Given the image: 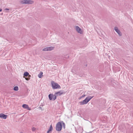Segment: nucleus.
<instances>
[{
  "mask_svg": "<svg viewBox=\"0 0 133 133\" xmlns=\"http://www.w3.org/2000/svg\"><path fill=\"white\" fill-rule=\"evenodd\" d=\"M51 84L53 89H56L61 88V87L59 85L54 81H51Z\"/></svg>",
  "mask_w": 133,
  "mask_h": 133,
  "instance_id": "1",
  "label": "nucleus"
},
{
  "mask_svg": "<svg viewBox=\"0 0 133 133\" xmlns=\"http://www.w3.org/2000/svg\"><path fill=\"white\" fill-rule=\"evenodd\" d=\"M65 92H64L63 90H60L58 92L55 93L54 95V98H53L54 100H55L57 98V97L58 96H61L62 94H65Z\"/></svg>",
  "mask_w": 133,
  "mask_h": 133,
  "instance_id": "2",
  "label": "nucleus"
},
{
  "mask_svg": "<svg viewBox=\"0 0 133 133\" xmlns=\"http://www.w3.org/2000/svg\"><path fill=\"white\" fill-rule=\"evenodd\" d=\"M62 128V125L61 122H58L56 124V129L58 131L61 130Z\"/></svg>",
  "mask_w": 133,
  "mask_h": 133,
  "instance_id": "3",
  "label": "nucleus"
},
{
  "mask_svg": "<svg viewBox=\"0 0 133 133\" xmlns=\"http://www.w3.org/2000/svg\"><path fill=\"white\" fill-rule=\"evenodd\" d=\"M89 102V101L87 99V98H86L82 101L80 102H79L80 105H83L84 104H87Z\"/></svg>",
  "mask_w": 133,
  "mask_h": 133,
  "instance_id": "4",
  "label": "nucleus"
},
{
  "mask_svg": "<svg viewBox=\"0 0 133 133\" xmlns=\"http://www.w3.org/2000/svg\"><path fill=\"white\" fill-rule=\"evenodd\" d=\"M114 30L116 31L118 33V35L119 36H121L122 35V34L120 31V30L118 29V28L117 27H115L114 29Z\"/></svg>",
  "mask_w": 133,
  "mask_h": 133,
  "instance_id": "5",
  "label": "nucleus"
},
{
  "mask_svg": "<svg viewBox=\"0 0 133 133\" xmlns=\"http://www.w3.org/2000/svg\"><path fill=\"white\" fill-rule=\"evenodd\" d=\"M75 27L76 30L78 33H79L80 34H82L83 33V31H82L81 29L78 26H76Z\"/></svg>",
  "mask_w": 133,
  "mask_h": 133,
  "instance_id": "6",
  "label": "nucleus"
},
{
  "mask_svg": "<svg viewBox=\"0 0 133 133\" xmlns=\"http://www.w3.org/2000/svg\"><path fill=\"white\" fill-rule=\"evenodd\" d=\"M48 97L49 99L50 100L54 101L55 100H54V95L53 94H49L48 95Z\"/></svg>",
  "mask_w": 133,
  "mask_h": 133,
  "instance_id": "7",
  "label": "nucleus"
},
{
  "mask_svg": "<svg viewBox=\"0 0 133 133\" xmlns=\"http://www.w3.org/2000/svg\"><path fill=\"white\" fill-rule=\"evenodd\" d=\"M7 115H5L3 114H0V118L5 119L7 117Z\"/></svg>",
  "mask_w": 133,
  "mask_h": 133,
  "instance_id": "8",
  "label": "nucleus"
},
{
  "mask_svg": "<svg viewBox=\"0 0 133 133\" xmlns=\"http://www.w3.org/2000/svg\"><path fill=\"white\" fill-rule=\"evenodd\" d=\"M25 4H32L34 3L32 1L30 0H25Z\"/></svg>",
  "mask_w": 133,
  "mask_h": 133,
  "instance_id": "9",
  "label": "nucleus"
},
{
  "mask_svg": "<svg viewBox=\"0 0 133 133\" xmlns=\"http://www.w3.org/2000/svg\"><path fill=\"white\" fill-rule=\"evenodd\" d=\"M53 129V128L52 125L51 124L50 125L48 131H47V133H49L50 132H51L52 130Z\"/></svg>",
  "mask_w": 133,
  "mask_h": 133,
  "instance_id": "10",
  "label": "nucleus"
},
{
  "mask_svg": "<svg viewBox=\"0 0 133 133\" xmlns=\"http://www.w3.org/2000/svg\"><path fill=\"white\" fill-rule=\"evenodd\" d=\"M48 51H50L54 49V47L52 46H50L47 47Z\"/></svg>",
  "mask_w": 133,
  "mask_h": 133,
  "instance_id": "11",
  "label": "nucleus"
},
{
  "mask_svg": "<svg viewBox=\"0 0 133 133\" xmlns=\"http://www.w3.org/2000/svg\"><path fill=\"white\" fill-rule=\"evenodd\" d=\"M43 73L41 71L38 75V76L39 78H41L43 76Z\"/></svg>",
  "mask_w": 133,
  "mask_h": 133,
  "instance_id": "12",
  "label": "nucleus"
},
{
  "mask_svg": "<svg viewBox=\"0 0 133 133\" xmlns=\"http://www.w3.org/2000/svg\"><path fill=\"white\" fill-rule=\"evenodd\" d=\"M93 97L94 96H89L87 97L86 98H87V100L89 102Z\"/></svg>",
  "mask_w": 133,
  "mask_h": 133,
  "instance_id": "13",
  "label": "nucleus"
},
{
  "mask_svg": "<svg viewBox=\"0 0 133 133\" xmlns=\"http://www.w3.org/2000/svg\"><path fill=\"white\" fill-rule=\"evenodd\" d=\"M24 76L26 77L28 76L29 75V74L28 72H25L24 74Z\"/></svg>",
  "mask_w": 133,
  "mask_h": 133,
  "instance_id": "14",
  "label": "nucleus"
},
{
  "mask_svg": "<svg viewBox=\"0 0 133 133\" xmlns=\"http://www.w3.org/2000/svg\"><path fill=\"white\" fill-rule=\"evenodd\" d=\"M22 107L23 108L25 109L28 108V105L26 104H23Z\"/></svg>",
  "mask_w": 133,
  "mask_h": 133,
  "instance_id": "15",
  "label": "nucleus"
},
{
  "mask_svg": "<svg viewBox=\"0 0 133 133\" xmlns=\"http://www.w3.org/2000/svg\"><path fill=\"white\" fill-rule=\"evenodd\" d=\"M61 123H62V126H63V128L64 129L65 128V123H64V122L62 121H61Z\"/></svg>",
  "mask_w": 133,
  "mask_h": 133,
  "instance_id": "16",
  "label": "nucleus"
},
{
  "mask_svg": "<svg viewBox=\"0 0 133 133\" xmlns=\"http://www.w3.org/2000/svg\"><path fill=\"white\" fill-rule=\"evenodd\" d=\"M14 90L15 91H17L18 90V88L17 86H16L14 88Z\"/></svg>",
  "mask_w": 133,
  "mask_h": 133,
  "instance_id": "17",
  "label": "nucleus"
},
{
  "mask_svg": "<svg viewBox=\"0 0 133 133\" xmlns=\"http://www.w3.org/2000/svg\"><path fill=\"white\" fill-rule=\"evenodd\" d=\"M25 0H22L20 1V3L22 4H25Z\"/></svg>",
  "mask_w": 133,
  "mask_h": 133,
  "instance_id": "18",
  "label": "nucleus"
},
{
  "mask_svg": "<svg viewBox=\"0 0 133 133\" xmlns=\"http://www.w3.org/2000/svg\"><path fill=\"white\" fill-rule=\"evenodd\" d=\"M43 51H48V49L47 47H46V48H44L43 49Z\"/></svg>",
  "mask_w": 133,
  "mask_h": 133,
  "instance_id": "19",
  "label": "nucleus"
},
{
  "mask_svg": "<svg viewBox=\"0 0 133 133\" xmlns=\"http://www.w3.org/2000/svg\"><path fill=\"white\" fill-rule=\"evenodd\" d=\"M85 96H86V95H82V96H81L79 98V99H81V98H82L85 97Z\"/></svg>",
  "mask_w": 133,
  "mask_h": 133,
  "instance_id": "20",
  "label": "nucleus"
},
{
  "mask_svg": "<svg viewBox=\"0 0 133 133\" xmlns=\"http://www.w3.org/2000/svg\"><path fill=\"white\" fill-rule=\"evenodd\" d=\"M35 129H36L34 127H33L32 128V130L33 131H35Z\"/></svg>",
  "mask_w": 133,
  "mask_h": 133,
  "instance_id": "21",
  "label": "nucleus"
},
{
  "mask_svg": "<svg viewBox=\"0 0 133 133\" xmlns=\"http://www.w3.org/2000/svg\"><path fill=\"white\" fill-rule=\"evenodd\" d=\"M25 79L26 80H28L29 79H30V78L29 77H26L25 78Z\"/></svg>",
  "mask_w": 133,
  "mask_h": 133,
  "instance_id": "22",
  "label": "nucleus"
},
{
  "mask_svg": "<svg viewBox=\"0 0 133 133\" xmlns=\"http://www.w3.org/2000/svg\"><path fill=\"white\" fill-rule=\"evenodd\" d=\"M26 109H27L28 110H31V109L29 107V106H28V108H26Z\"/></svg>",
  "mask_w": 133,
  "mask_h": 133,
  "instance_id": "23",
  "label": "nucleus"
},
{
  "mask_svg": "<svg viewBox=\"0 0 133 133\" xmlns=\"http://www.w3.org/2000/svg\"><path fill=\"white\" fill-rule=\"evenodd\" d=\"M5 10H9V9L7 8H5Z\"/></svg>",
  "mask_w": 133,
  "mask_h": 133,
  "instance_id": "24",
  "label": "nucleus"
},
{
  "mask_svg": "<svg viewBox=\"0 0 133 133\" xmlns=\"http://www.w3.org/2000/svg\"><path fill=\"white\" fill-rule=\"evenodd\" d=\"M2 9H0V12L1 11H2Z\"/></svg>",
  "mask_w": 133,
  "mask_h": 133,
  "instance_id": "25",
  "label": "nucleus"
},
{
  "mask_svg": "<svg viewBox=\"0 0 133 133\" xmlns=\"http://www.w3.org/2000/svg\"><path fill=\"white\" fill-rule=\"evenodd\" d=\"M39 108H40V109H42V108L41 107H39Z\"/></svg>",
  "mask_w": 133,
  "mask_h": 133,
  "instance_id": "26",
  "label": "nucleus"
},
{
  "mask_svg": "<svg viewBox=\"0 0 133 133\" xmlns=\"http://www.w3.org/2000/svg\"><path fill=\"white\" fill-rule=\"evenodd\" d=\"M43 105H40V106H43Z\"/></svg>",
  "mask_w": 133,
  "mask_h": 133,
  "instance_id": "27",
  "label": "nucleus"
},
{
  "mask_svg": "<svg viewBox=\"0 0 133 133\" xmlns=\"http://www.w3.org/2000/svg\"><path fill=\"white\" fill-rule=\"evenodd\" d=\"M20 133H23V132H20Z\"/></svg>",
  "mask_w": 133,
  "mask_h": 133,
  "instance_id": "28",
  "label": "nucleus"
}]
</instances>
